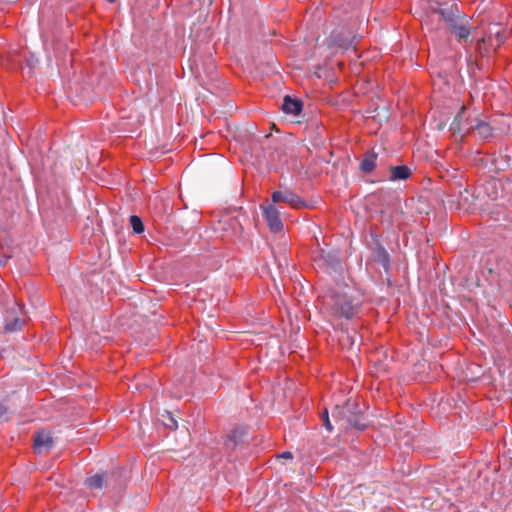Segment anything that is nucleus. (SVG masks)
I'll list each match as a JSON object with an SVG mask.
<instances>
[{
  "label": "nucleus",
  "mask_w": 512,
  "mask_h": 512,
  "mask_svg": "<svg viewBox=\"0 0 512 512\" xmlns=\"http://www.w3.org/2000/svg\"><path fill=\"white\" fill-rule=\"evenodd\" d=\"M325 303L334 315L351 320L359 314L363 296L354 287L338 286L327 296Z\"/></svg>",
  "instance_id": "f257e3e1"
},
{
  "label": "nucleus",
  "mask_w": 512,
  "mask_h": 512,
  "mask_svg": "<svg viewBox=\"0 0 512 512\" xmlns=\"http://www.w3.org/2000/svg\"><path fill=\"white\" fill-rule=\"evenodd\" d=\"M465 111L466 107L461 106L459 113L455 116L451 124L454 133L458 132L461 136L473 133L481 139H487L492 135V128L489 123L479 117L464 118Z\"/></svg>",
  "instance_id": "f03ea898"
},
{
  "label": "nucleus",
  "mask_w": 512,
  "mask_h": 512,
  "mask_svg": "<svg viewBox=\"0 0 512 512\" xmlns=\"http://www.w3.org/2000/svg\"><path fill=\"white\" fill-rule=\"evenodd\" d=\"M315 265L326 272H339L342 270L340 253L335 249L319 248L313 252Z\"/></svg>",
  "instance_id": "7ed1b4c3"
},
{
  "label": "nucleus",
  "mask_w": 512,
  "mask_h": 512,
  "mask_svg": "<svg viewBox=\"0 0 512 512\" xmlns=\"http://www.w3.org/2000/svg\"><path fill=\"white\" fill-rule=\"evenodd\" d=\"M272 202H285L291 205L293 208H300L305 205V203L296 193L287 188L280 191H274L272 193Z\"/></svg>",
  "instance_id": "20e7f679"
},
{
  "label": "nucleus",
  "mask_w": 512,
  "mask_h": 512,
  "mask_svg": "<svg viewBox=\"0 0 512 512\" xmlns=\"http://www.w3.org/2000/svg\"><path fill=\"white\" fill-rule=\"evenodd\" d=\"M354 40L355 37L351 38L349 32L333 31L329 38V45L343 50L355 49Z\"/></svg>",
  "instance_id": "39448f33"
},
{
  "label": "nucleus",
  "mask_w": 512,
  "mask_h": 512,
  "mask_svg": "<svg viewBox=\"0 0 512 512\" xmlns=\"http://www.w3.org/2000/svg\"><path fill=\"white\" fill-rule=\"evenodd\" d=\"M263 212L270 230L274 233L282 231L283 223L279 210L273 204H268L263 207Z\"/></svg>",
  "instance_id": "423d86ee"
},
{
  "label": "nucleus",
  "mask_w": 512,
  "mask_h": 512,
  "mask_svg": "<svg viewBox=\"0 0 512 512\" xmlns=\"http://www.w3.org/2000/svg\"><path fill=\"white\" fill-rule=\"evenodd\" d=\"M508 37L506 29L501 28L498 24L489 27V34L486 36L485 42L495 48H499Z\"/></svg>",
  "instance_id": "0eeeda50"
},
{
  "label": "nucleus",
  "mask_w": 512,
  "mask_h": 512,
  "mask_svg": "<svg viewBox=\"0 0 512 512\" xmlns=\"http://www.w3.org/2000/svg\"><path fill=\"white\" fill-rule=\"evenodd\" d=\"M372 252L374 259L383 267L384 271L389 274L392 259L386 248L379 241H376Z\"/></svg>",
  "instance_id": "6e6552de"
},
{
  "label": "nucleus",
  "mask_w": 512,
  "mask_h": 512,
  "mask_svg": "<svg viewBox=\"0 0 512 512\" xmlns=\"http://www.w3.org/2000/svg\"><path fill=\"white\" fill-rule=\"evenodd\" d=\"M437 12L441 15L443 20L449 26H453L456 22H459L460 19H464L465 14L458 10L457 7L447 6L442 7L437 10Z\"/></svg>",
  "instance_id": "1a4fd4ad"
},
{
  "label": "nucleus",
  "mask_w": 512,
  "mask_h": 512,
  "mask_svg": "<svg viewBox=\"0 0 512 512\" xmlns=\"http://www.w3.org/2000/svg\"><path fill=\"white\" fill-rule=\"evenodd\" d=\"M303 104L298 99H293L291 96L286 95L282 103V111L285 114L297 116L301 113Z\"/></svg>",
  "instance_id": "9d476101"
},
{
  "label": "nucleus",
  "mask_w": 512,
  "mask_h": 512,
  "mask_svg": "<svg viewBox=\"0 0 512 512\" xmlns=\"http://www.w3.org/2000/svg\"><path fill=\"white\" fill-rule=\"evenodd\" d=\"M450 30L459 40L468 39L471 34V28L468 25L466 15L464 16V19H460L459 22H456L453 26H451Z\"/></svg>",
  "instance_id": "9b49d317"
},
{
  "label": "nucleus",
  "mask_w": 512,
  "mask_h": 512,
  "mask_svg": "<svg viewBox=\"0 0 512 512\" xmlns=\"http://www.w3.org/2000/svg\"><path fill=\"white\" fill-rule=\"evenodd\" d=\"M412 172L411 169L406 165H398L390 167V181H405L410 178Z\"/></svg>",
  "instance_id": "f8f14e48"
},
{
  "label": "nucleus",
  "mask_w": 512,
  "mask_h": 512,
  "mask_svg": "<svg viewBox=\"0 0 512 512\" xmlns=\"http://www.w3.org/2000/svg\"><path fill=\"white\" fill-rule=\"evenodd\" d=\"M377 154L374 151H368L365 153L361 163H360V169L364 173H370L374 170L376 167L377 162Z\"/></svg>",
  "instance_id": "ddd939ff"
},
{
  "label": "nucleus",
  "mask_w": 512,
  "mask_h": 512,
  "mask_svg": "<svg viewBox=\"0 0 512 512\" xmlns=\"http://www.w3.org/2000/svg\"><path fill=\"white\" fill-rule=\"evenodd\" d=\"M53 441L48 432L42 431L37 433L35 440H34V448L41 452L43 448L49 449L52 447Z\"/></svg>",
  "instance_id": "4468645a"
},
{
  "label": "nucleus",
  "mask_w": 512,
  "mask_h": 512,
  "mask_svg": "<svg viewBox=\"0 0 512 512\" xmlns=\"http://www.w3.org/2000/svg\"><path fill=\"white\" fill-rule=\"evenodd\" d=\"M244 434V431L241 429L232 430L225 440L226 447L229 449L236 448L243 441Z\"/></svg>",
  "instance_id": "2eb2a0df"
},
{
  "label": "nucleus",
  "mask_w": 512,
  "mask_h": 512,
  "mask_svg": "<svg viewBox=\"0 0 512 512\" xmlns=\"http://www.w3.org/2000/svg\"><path fill=\"white\" fill-rule=\"evenodd\" d=\"M347 422L350 427H353L359 431H363L367 427L365 418L359 413L351 412L350 415L347 416Z\"/></svg>",
  "instance_id": "dca6fc26"
},
{
  "label": "nucleus",
  "mask_w": 512,
  "mask_h": 512,
  "mask_svg": "<svg viewBox=\"0 0 512 512\" xmlns=\"http://www.w3.org/2000/svg\"><path fill=\"white\" fill-rule=\"evenodd\" d=\"M104 474H95L86 478L85 485L90 489H101L104 486Z\"/></svg>",
  "instance_id": "f3484780"
},
{
  "label": "nucleus",
  "mask_w": 512,
  "mask_h": 512,
  "mask_svg": "<svg viewBox=\"0 0 512 512\" xmlns=\"http://www.w3.org/2000/svg\"><path fill=\"white\" fill-rule=\"evenodd\" d=\"M11 257V245L7 241H0V265H5Z\"/></svg>",
  "instance_id": "a211bd4d"
},
{
  "label": "nucleus",
  "mask_w": 512,
  "mask_h": 512,
  "mask_svg": "<svg viewBox=\"0 0 512 512\" xmlns=\"http://www.w3.org/2000/svg\"><path fill=\"white\" fill-rule=\"evenodd\" d=\"M129 221L134 233L141 234L144 232V224L139 216L131 215Z\"/></svg>",
  "instance_id": "6ab92c4d"
},
{
  "label": "nucleus",
  "mask_w": 512,
  "mask_h": 512,
  "mask_svg": "<svg viewBox=\"0 0 512 512\" xmlns=\"http://www.w3.org/2000/svg\"><path fill=\"white\" fill-rule=\"evenodd\" d=\"M321 420L323 423V426L326 428V430L331 433L333 431V426L331 424L328 410L325 408L323 412L321 413Z\"/></svg>",
  "instance_id": "aec40b11"
},
{
  "label": "nucleus",
  "mask_w": 512,
  "mask_h": 512,
  "mask_svg": "<svg viewBox=\"0 0 512 512\" xmlns=\"http://www.w3.org/2000/svg\"><path fill=\"white\" fill-rule=\"evenodd\" d=\"M164 424L171 430L178 428L177 421L170 412H167V419L165 420Z\"/></svg>",
  "instance_id": "412c9836"
},
{
  "label": "nucleus",
  "mask_w": 512,
  "mask_h": 512,
  "mask_svg": "<svg viewBox=\"0 0 512 512\" xmlns=\"http://www.w3.org/2000/svg\"><path fill=\"white\" fill-rule=\"evenodd\" d=\"M21 322L19 319H14L13 322L6 323L5 328L7 331H15L21 329Z\"/></svg>",
  "instance_id": "4be33fe9"
},
{
  "label": "nucleus",
  "mask_w": 512,
  "mask_h": 512,
  "mask_svg": "<svg viewBox=\"0 0 512 512\" xmlns=\"http://www.w3.org/2000/svg\"><path fill=\"white\" fill-rule=\"evenodd\" d=\"M9 419V409L3 405L0 404V421H7Z\"/></svg>",
  "instance_id": "5701e85b"
},
{
  "label": "nucleus",
  "mask_w": 512,
  "mask_h": 512,
  "mask_svg": "<svg viewBox=\"0 0 512 512\" xmlns=\"http://www.w3.org/2000/svg\"><path fill=\"white\" fill-rule=\"evenodd\" d=\"M280 458H284V459H292V453L289 452V451H284L282 452L280 455H279Z\"/></svg>",
  "instance_id": "b1692460"
},
{
  "label": "nucleus",
  "mask_w": 512,
  "mask_h": 512,
  "mask_svg": "<svg viewBox=\"0 0 512 512\" xmlns=\"http://www.w3.org/2000/svg\"><path fill=\"white\" fill-rule=\"evenodd\" d=\"M356 407L357 405L354 403V402H350V401H347L345 407H344V410L347 411V412H351V408L352 407Z\"/></svg>",
  "instance_id": "393cba45"
},
{
  "label": "nucleus",
  "mask_w": 512,
  "mask_h": 512,
  "mask_svg": "<svg viewBox=\"0 0 512 512\" xmlns=\"http://www.w3.org/2000/svg\"><path fill=\"white\" fill-rule=\"evenodd\" d=\"M347 338L349 339L350 341V345L353 346L354 343H355V336H350L349 334H347Z\"/></svg>",
  "instance_id": "a878e982"
},
{
  "label": "nucleus",
  "mask_w": 512,
  "mask_h": 512,
  "mask_svg": "<svg viewBox=\"0 0 512 512\" xmlns=\"http://www.w3.org/2000/svg\"><path fill=\"white\" fill-rule=\"evenodd\" d=\"M487 185L491 186V187H495L496 186V182L495 181H490L487 183Z\"/></svg>",
  "instance_id": "bb28decb"
}]
</instances>
